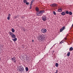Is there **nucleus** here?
Segmentation results:
<instances>
[{"mask_svg":"<svg viewBox=\"0 0 73 73\" xmlns=\"http://www.w3.org/2000/svg\"><path fill=\"white\" fill-rule=\"evenodd\" d=\"M69 11H66V14H67V15H68V14H69Z\"/></svg>","mask_w":73,"mask_h":73,"instance_id":"obj_20","label":"nucleus"},{"mask_svg":"<svg viewBox=\"0 0 73 73\" xmlns=\"http://www.w3.org/2000/svg\"><path fill=\"white\" fill-rule=\"evenodd\" d=\"M11 31L13 33H14V32H15V30H14V29H12Z\"/></svg>","mask_w":73,"mask_h":73,"instance_id":"obj_16","label":"nucleus"},{"mask_svg":"<svg viewBox=\"0 0 73 73\" xmlns=\"http://www.w3.org/2000/svg\"><path fill=\"white\" fill-rule=\"evenodd\" d=\"M61 14L62 16H64L66 14L65 12H62L61 13Z\"/></svg>","mask_w":73,"mask_h":73,"instance_id":"obj_12","label":"nucleus"},{"mask_svg":"<svg viewBox=\"0 0 73 73\" xmlns=\"http://www.w3.org/2000/svg\"><path fill=\"white\" fill-rule=\"evenodd\" d=\"M58 11L59 12H62V9H61V8L58 9Z\"/></svg>","mask_w":73,"mask_h":73,"instance_id":"obj_10","label":"nucleus"},{"mask_svg":"<svg viewBox=\"0 0 73 73\" xmlns=\"http://www.w3.org/2000/svg\"><path fill=\"white\" fill-rule=\"evenodd\" d=\"M31 8H32V6L30 5V9H31Z\"/></svg>","mask_w":73,"mask_h":73,"instance_id":"obj_28","label":"nucleus"},{"mask_svg":"<svg viewBox=\"0 0 73 73\" xmlns=\"http://www.w3.org/2000/svg\"><path fill=\"white\" fill-rule=\"evenodd\" d=\"M53 53H54V50L53 51Z\"/></svg>","mask_w":73,"mask_h":73,"instance_id":"obj_34","label":"nucleus"},{"mask_svg":"<svg viewBox=\"0 0 73 73\" xmlns=\"http://www.w3.org/2000/svg\"><path fill=\"white\" fill-rule=\"evenodd\" d=\"M32 42H34V40H32Z\"/></svg>","mask_w":73,"mask_h":73,"instance_id":"obj_33","label":"nucleus"},{"mask_svg":"<svg viewBox=\"0 0 73 73\" xmlns=\"http://www.w3.org/2000/svg\"><path fill=\"white\" fill-rule=\"evenodd\" d=\"M0 60H1V58H0Z\"/></svg>","mask_w":73,"mask_h":73,"instance_id":"obj_37","label":"nucleus"},{"mask_svg":"<svg viewBox=\"0 0 73 73\" xmlns=\"http://www.w3.org/2000/svg\"><path fill=\"white\" fill-rule=\"evenodd\" d=\"M11 17V14L9 13L8 14V17Z\"/></svg>","mask_w":73,"mask_h":73,"instance_id":"obj_26","label":"nucleus"},{"mask_svg":"<svg viewBox=\"0 0 73 73\" xmlns=\"http://www.w3.org/2000/svg\"><path fill=\"white\" fill-rule=\"evenodd\" d=\"M58 72V70H56V72L55 73H57Z\"/></svg>","mask_w":73,"mask_h":73,"instance_id":"obj_31","label":"nucleus"},{"mask_svg":"<svg viewBox=\"0 0 73 73\" xmlns=\"http://www.w3.org/2000/svg\"><path fill=\"white\" fill-rule=\"evenodd\" d=\"M55 66L56 67H58V63H56L55 64Z\"/></svg>","mask_w":73,"mask_h":73,"instance_id":"obj_17","label":"nucleus"},{"mask_svg":"<svg viewBox=\"0 0 73 73\" xmlns=\"http://www.w3.org/2000/svg\"><path fill=\"white\" fill-rule=\"evenodd\" d=\"M26 4L27 5H29V3L28 2H26Z\"/></svg>","mask_w":73,"mask_h":73,"instance_id":"obj_23","label":"nucleus"},{"mask_svg":"<svg viewBox=\"0 0 73 73\" xmlns=\"http://www.w3.org/2000/svg\"><path fill=\"white\" fill-rule=\"evenodd\" d=\"M9 35L12 38H15L16 37V35L11 32L9 33Z\"/></svg>","mask_w":73,"mask_h":73,"instance_id":"obj_3","label":"nucleus"},{"mask_svg":"<svg viewBox=\"0 0 73 73\" xmlns=\"http://www.w3.org/2000/svg\"><path fill=\"white\" fill-rule=\"evenodd\" d=\"M68 14H69L70 15H72V13L70 11H69Z\"/></svg>","mask_w":73,"mask_h":73,"instance_id":"obj_18","label":"nucleus"},{"mask_svg":"<svg viewBox=\"0 0 73 73\" xmlns=\"http://www.w3.org/2000/svg\"><path fill=\"white\" fill-rule=\"evenodd\" d=\"M65 26L63 27H62V28L60 29V32H62L65 29Z\"/></svg>","mask_w":73,"mask_h":73,"instance_id":"obj_8","label":"nucleus"},{"mask_svg":"<svg viewBox=\"0 0 73 73\" xmlns=\"http://www.w3.org/2000/svg\"><path fill=\"white\" fill-rule=\"evenodd\" d=\"M63 42H62V41H61L60 43V44H62V43H63Z\"/></svg>","mask_w":73,"mask_h":73,"instance_id":"obj_29","label":"nucleus"},{"mask_svg":"<svg viewBox=\"0 0 73 73\" xmlns=\"http://www.w3.org/2000/svg\"><path fill=\"white\" fill-rule=\"evenodd\" d=\"M12 40H13L14 41H16V40H17V38H15L14 39H12Z\"/></svg>","mask_w":73,"mask_h":73,"instance_id":"obj_14","label":"nucleus"},{"mask_svg":"<svg viewBox=\"0 0 73 73\" xmlns=\"http://www.w3.org/2000/svg\"><path fill=\"white\" fill-rule=\"evenodd\" d=\"M42 19L43 20V21H45L46 19V17L45 16H43L42 17Z\"/></svg>","mask_w":73,"mask_h":73,"instance_id":"obj_7","label":"nucleus"},{"mask_svg":"<svg viewBox=\"0 0 73 73\" xmlns=\"http://www.w3.org/2000/svg\"><path fill=\"white\" fill-rule=\"evenodd\" d=\"M30 5H31V6H32V3H31Z\"/></svg>","mask_w":73,"mask_h":73,"instance_id":"obj_32","label":"nucleus"},{"mask_svg":"<svg viewBox=\"0 0 73 73\" xmlns=\"http://www.w3.org/2000/svg\"><path fill=\"white\" fill-rule=\"evenodd\" d=\"M64 54H65H65H66V53H65Z\"/></svg>","mask_w":73,"mask_h":73,"instance_id":"obj_36","label":"nucleus"},{"mask_svg":"<svg viewBox=\"0 0 73 73\" xmlns=\"http://www.w3.org/2000/svg\"><path fill=\"white\" fill-rule=\"evenodd\" d=\"M23 2L24 3H26V2H27V1L26 0H24Z\"/></svg>","mask_w":73,"mask_h":73,"instance_id":"obj_27","label":"nucleus"},{"mask_svg":"<svg viewBox=\"0 0 73 73\" xmlns=\"http://www.w3.org/2000/svg\"><path fill=\"white\" fill-rule=\"evenodd\" d=\"M73 50V47H71L69 48V51H72Z\"/></svg>","mask_w":73,"mask_h":73,"instance_id":"obj_13","label":"nucleus"},{"mask_svg":"<svg viewBox=\"0 0 73 73\" xmlns=\"http://www.w3.org/2000/svg\"><path fill=\"white\" fill-rule=\"evenodd\" d=\"M26 71H28V68L27 67H26L25 68Z\"/></svg>","mask_w":73,"mask_h":73,"instance_id":"obj_19","label":"nucleus"},{"mask_svg":"<svg viewBox=\"0 0 73 73\" xmlns=\"http://www.w3.org/2000/svg\"><path fill=\"white\" fill-rule=\"evenodd\" d=\"M64 39L65 40H67V38H65Z\"/></svg>","mask_w":73,"mask_h":73,"instance_id":"obj_30","label":"nucleus"},{"mask_svg":"<svg viewBox=\"0 0 73 73\" xmlns=\"http://www.w3.org/2000/svg\"><path fill=\"white\" fill-rule=\"evenodd\" d=\"M7 19L8 20H10V17H7Z\"/></svg>","mask_w":73,"mask_h":73,"instance_id":"obj_22","label":"nucleus"},{"mask_svg":"<svg viewBox=\"0 0 73 73\" xmlns=\"http://www.w3.org/2000/svg\"><path fill=\"white\" fill-rule=\"evenodd\" d=\"M41 32L42 33H46V29H41Z\"/></svg>","mask_w":73,"mask_h":73,"instance_id":"obj_5","label":"nucleus"},{"mask_svg":"<svg viewBox=\"0 0 73 73\" xmlns=\"http://www.w3.org/2000/svg\"><path fill=\"white\" fill-rule=\"evenodd\" d=\"M19 67L20 68L19 69V70L20 72H23L24 70V68L23 67L21 66H19Z\"/></svg>","mask_w":73,"mask_h":73,"instance_id":"obj_4","label":"nucleus"},{"mask_svg":"<svg viewBox=\"0 0 73 73\" xmlns=\"http://www.w3.org/2000/svg\"><path fill=\"white\" fill-rule=\"evenodd\" d=\"M72 27H73V24L72 25Z\"/></svg>","mask_w":73,"mask_h":73,"instance_id":"obj_35","label":"nucleus"},{"mask_svg":"<svg viewBox=\"0 0 73 73\" xmlns=\"http://www.w3.org/2000/svg\"><path fill=\"white\" fill-rule=\"evenodd\" d=\"M39 39L40 41H44L45 39V37L44 36V35L43 34L40 35L39 36Z\"/></svg>","mask_w":73,"mask_h":73,"instance_id":"obj_1","label":"nucleus"},{"mask_svg":"<svg viewBox=\"0 0 73 73\" xmlns=\"http://www.w3.org/2000/svg\"><path fill=\"white\" fill-rule=\"evenodd\" d=\"M33 1H34V0H32V1L31 2V3L32 4Z\"/></svg>","mask_w":73,"mask_h":73,"instance_id":"obj_24","label":"nucleus"},{"mask_svg":"<svg viewBox=\"0 0 73 73\" xmlns=\"http://www.w3.org/2000/svg\"><path fill=\"white\" fill-rule=\"evenodd\" d=\"M50 6L52 7H57V5L56 3H54L50 5Z\"/></svg>","mask_w":73,"mask_h":73,"instance_id":"obj_6","label":"nucleus"},{"mask_svg":"<svg viewBox=\"0 0 73 73\" xmlns=\"http://www.w3.org/2000/svg\"><path fill=\"white\" fill-rule=\"evenodd\" d=\"M21 18H22V19H24V18H25V16H23V17H22Z\"/></svg>","mask_w":73,"mask_h":73,"instance_id":"obj_25","label":"nucleus"},{"mask_svg":"<svg viewBox=\"0 0 73 73\" xmlns=\"http://www.w3.org/2000/svg\"><path fill=\"white\" fill-rule=\"evenodd\" d=\"M53 13L54 15H56V12H55V11H53Z\"/></svg>","mask_w":73,"mask_h":73,"instance_id":"obj_21","label":"nucleus"},{"mask_svg":"<svg viewBox=\"0 0 73 73\" xmlns=\"http://www.w3.org/2000/svg\"><path fill=\"white\" fill-rule=\"evenodd\" d=\"M44 13V11H39V12H36V15H37L38 16H41L42 14L43 13Z\"/></svg>","mask_w":73,"mask_h":73,"instance_id":"obj_2","label":"nucleus"},{"mask_svg":"<svg viewBox=\"0 0 73 73\" xmlns=\"http://www.w3.org/2000/svg\"><path fill=\"white\" fill-rule=\"evenodd\" d=\"M11 60L12 61H13L14 62H16V61L15 60H16V58H15V57H14L13 58H12Z\"/></svg>","mask_w":73,"mask_h":73,"instance_id":"obj_9","label":"nucleus"},{"mask_svg":"<svg viewBox=\"0 0 73 73\" xmlns=\"http://www.w3.org/2000/svg\"><path fill=\"white\" fill-rule=\"evenodd\" d=\"M36 11H37L36 12H40V11H39V9H38V7H36Z\"/></svg>","mask_w":73,"mask_h":73,"instance_id":"obj_11","label":"nucleus"},{"mask_svg":"<svg viewBox=\"0 0 73 73\" xmlns=\"http://www.w3.org/2000/svg\"><path fill=\"white\" fill-rule=\"evenodd\" d=\"M67 56L68 57H69V56H70V52H69L67 54Z\"/></svg>","mask_w":73,"mask_h":73,"instance_id":"obj_15","label":"nucleus"}]
</instances>
